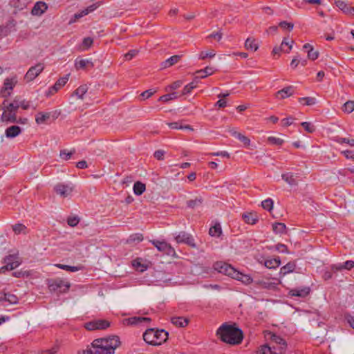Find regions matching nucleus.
Wrapping results in <instances>:
<instances>
[{
    "mask_svg": "<svg viewBox=\"0 0 354 354\" xmlns=\"http://www.w3.org/2000/svg\"><path fill=\"white\" fill-rule=\"evenodd\" d=\"M216 335L221 341L231 345H237L241 343L243 334L242 330L235 325L227 323L222 324L217 330Z\"/></svg>",
    "mask_w": 354,
    "mask_h": 354,
    "instance_id": "nucleus-1",
    "label": "nucleus"
},
{
    "mask_svg": "<svg viewBox=\"0 0 354 354\" xmlns=\"http://www.w3.org/2000/svg\"><path fill=\"white\" fill-rule=\"evenodd\" d=\"M121 342L117 335L94 339L92 342L94 354H114Z\"/></svg>",
    "mask_w": 354,
    "mask_h": 354,
    "instance_id": "nucleus-2",
    "label": "nucleus"
},
{
    "mask_svg": "<svg viewBox=\"0 0 354 354\" xmlns=\"http://www.w3.org/2000/svg\"><path fill=\"white\" fill-rule=\"evenodd\" d=\"M169 333L165 330L147 329L143 334V339L146 343L153 346L160 345L168 339Z\"/></svg>",
    "mask_w": 354,
    "mask_h": 354,
    "instance_id": "nucleus-3",
    "label": "nucleus"
},
{
    "mask_svg": "<svg viewBox=\"0 0 354 354\" xmlns=\"http://www.w3.org/2000/svg\"><path fill=\"white\" fill-rule=\"evenodd\" d=\"M214 268L218 272L227 275L232 278H234L236 274H238L236 270L225 262L218 261L215 263L214 264Z\"/></svg>",
    "mask_w": 354,
    "mask_h": 354,
    "instance_id": "nucleus-4",
    "label": "nucleus"
},
{
    "mask_svg": "<svg viewBox=\"0 0 354 354\" xmlns=\"http://www.w3.org/2000/svg\"><path fill=\"white\" fill-rule=\"evenodd\" d=\"M150 242L160 252L169 256H174L176 254L175 250L171 245L165 241L152 240Z\"/></svg>",
    "mask_w": 354,
    "mask_h": 354,
    "instance_id": "nucleus-5",
    "label": "nucleus"
},
{
    "mask_svg": "<svg viewBox=\"0 0 354 354\" xmlns=\"http://www.w3.org/2000/svg\"><path fill=\"white\" fill-rule=\"evenodd\" d=\"M110 326V322L106 319H93L84 324L88 330H104Z\"/></svg>",
    "mask_w": 354,
    "mask_h": 354,
    "instance_id": "nucleus-6",
    "label": "nucleus"
},
{
    "mask_svg": "<svg viewBox=\"0 0 354 354\" xmlns=\"http://www.w3.org/2000/svg\"><path fill=\"white\" fill-rule=\"evenodd\" d=\"M4 263L6 265L0 270H12L21 264L19 258L17 254H10L6 257Z\"/></svg>",
    "mask_w": 354,
    "mask_h": 354,
    "instance_id": "nucleus-7",
    "label": "nucleus"
},
{
    "mask_svg": "<svg viewBox=\"0 0 354 354\" xmlns=\"http://www.w3.org/2000/svg\"><path fill=\"white\" fill-rule=\"evenodd\" d=\"M44 69V66L39 63L29 68L24 76V80L27 82H31L35 80Z\"/></svg>",
    "mask_w": 354,
    "mask_h": 354,
    "instance_id": "nucleus-8",
    "label": "nucleus"
},
{
    "mask_svg": "<svg viewBox=\"0 0 354 354\" xmlns=\"http://www.w3.org/2000/svg\"><path fill=\"white\" fill-rule=\"evenodd\" d=\"M50 289L59 292H66L71 287L70 283L62 279H55L50 285Z\"/></svg>",
    "mask_w": 354,
    "mask_h": 354,
    "instance_id": "nucleus-9",
    "label": "nucleus"
},
{
    "mask_svg": "<svg viewBox=\"0 0 354 354\" xmlns=\"http://www.w3.org/2000/svg\"><path fill=\"white\" fill-rule=\"evenodd\" d=\"M73 186L71 184L58 183L54 187L55 192L63 198L68 197L73 191Z\"/></svg>",
    "mask_w": 354,
    "mask_h": 354,
    "instance_id": "nucleus-10",
    "label": "nucleus"
},
{
    "mask_svg": "<svg viewBox=\"0 0 354 354\" xmlns=\"http://www.w3.org/2000/svg\"><path fill=\"white\" fill-rule=\"evenodd\" d=\"M17 83V77H8L4 80L3 86L1 88L0 92L3 96L10 95L11 91Z\"/></svg>",
    "mask_w": 354,
    "mask_h": 354,
    "instance_id": "nucleus-11",
    "label": "nucleus"
},
{
    "mask_svg": "<svg viewBox=\"0 0 354 354\" xmlns=\"http://www.w3.org/2000/svg\"><path fill=\"white\" fill-rule=\"evenodd\" d=\"M175 240L178 243H185L192 248H196L194 239L192 236L185 232H180L175 237Z\"/></svg>",
    "mask_w": 354,
    "mask_h": 354,
    "instance_id": "nucleus-12",
    "label": "nucleus"
},
{
    "mask_svg": "<svg viewBox=\"0 0 354 354\" xmlns=\"http://www.w3.org/2000/svg\"><path fill=\"white\" fill-rule=\"evenodd\" d=\"M293 44V40L284 38L281 42L280 46H275L272 50V53L274 55L279 54L280 52L283 51L286 53H289V51L292 49Z\"/></svg>",
    "mask_w": 354,
    "mask_h": 354,
    "instance_id": "nucleus-13",
    "label": "nucleus"
},
{
    "mask_svg": "<svg viewBox=\"0 0 354 354\" xmlns=\"http://www.w3.org/2000/svg\"><path fill=\"white\" fill-rule=\"evenodd\" d=\"M330 270L334 272L337 273L338 271H341L343 269H346L348 270H351L354 268V261L351 260H348L345 261L344 263L341 264H333L330 266Z\"/></svg>",
    "mask_w": 354,
    "mask_h": 354,
    "instance_id": "nucleus-14",
    "label": "nucleus"
},
{
    "mask_svg": "<svg viewBox=\"0 0 354 354\" xmlns=\"http://www.w3.org/2000/svg\"><path fill=\"white\" fill-rule=\"evenodd\" d=\"M2 109H3V112L1 117V122L12 123L18 122L15 112L6 111V109L4 108H2Z\"/></svg>",
    "mask_w": 354,
    "mask_h": 354,
    "instance_id": "nucleus-15",
    "label": "nucleus"
},
{
    "mask_svg": "<svg viewBox=\"0 0 354 354\" xmlns=\"http://www.w3.org/2000/svg\"><path fill=\"white\" fill-rule=\"evenodd\" d=\"M93 63L91 60L88 59H75V66L77 70H85L87 68H91L93 67Z\"/></svg>",
    "mask_w": 354,
    "mask_h": 354,
    "instance_id": "nucleus-16",
    "label": "nucleus"
},
{
    "mask_svg": "<svg viewBox=\"0 0 354 354\" xmlns=\"http://www.w3.org/2000/svg\"><path fill=\"white\" fill-rule=\"evenodd\" d=\"M99 6H100V3L97 2V3H93V4L91 5V6H89L88 7L85 8L84 10H82L80 12L75 13L74 15L75 19L73 21L71 20L70 21V23H73L76 19H80L81 17H82L88 15V13L94 11L95 9H97L99 7Z\"/></svg>",
    "mask_w": 354,
    "mask_h": 354,
    "instance_id": "nucleus-17",
    "label": "nucleus"
},
{
    "mask_svg": "<svg viewBox=\"0 0 354 354\" xmlns=\"http://www.w3.org/2000/svg\"><path fill=\"white\" fill-rule=\"evenodd\" d=\"M254 283L259 286L260 288L268 290H274L278 286V283L271 282L263 279L255 280Z\"/></svg>",
    "mask_w": 354,
    "mask_h": 354,
    "instance_id": "nucleus-18",
    "label": "nucleus"
},
{
    "mask_svg": "<svg viewBox=\"0 0 354 354\" xmlns=\"http://www.w3.org/2000/svg\"><path fill=\"white\" fill-rule=\"evenodd\" d=\"M335 5L339 10H341L346 15L354 16V8L348 6L344 1H337L335 2Z\"/></svg>",
    "mask_w": 354,
    "mask_h": 354,
    "instance_id": "nucleus-19",
    "label": "nucleus"
},
{
    "mask_svg": "<svg viewBox=\"0 0 354 354\" xmlns=\"http://www.w3.org/2000/svg\"><path fill=\"white\" fill-rule=\"evenodd\" d=\"M48 6L43 1L37 2L32 9L31 13L33 15L40 16L47 10Z\"/></svg>",
    "mask_w": 354,
    "mask_h": 354,
    "instance_id": "nucleus-20",
    "label": "nucleus"
},
{
    "mask_svg": "<svg viewBox=\"0 0 354 354\" xmlns=\"http://www.w3.org/2000/svg\"><path fill=\"white\" fill-rule=\"evenodd\" d=\"M293 93L294 86H288L277 91L276 93V97L279 99H285L286 97L292 95Z\"/></svg>",
    "mask_w": 354,
    "mask_h": 354,
    "instance_id": "nucleus-21",
    "label": "nucleus"
},
{
    "mask_svg": "<svg viewBox=\"0 0 354 354\" xmlns=\"http://www.w3.org/2000/svg\"><path fill=\"white\" fill-rule=\"evenodd\" d=\"M21 132V127L17 125H13L6 129L5 134L8 138H13L19 135Z\"/></svg>",
    "mask_w": 354,
    "mask_h": 354,
    "instance_id": "nucleus-22",
    "label": "nucleus"
},
{
    "mask_svg": "<svg viewBox=\"0 0 354 354\" xmlns=\"http://www.w3.org/2000/svg\"><path fill=\"white\" fill-rule=\"evenodd\" d=\"M181 57V55H178L170 57L169 58H168L167 59L161 63V68H166L174 65L180 61Z\"/></svg>",
    "mask_w": 354,
    "mask_h": 354,
    "instance_id": "nucleus-23",
    "label": "nucleus"
},
{
    "mask_svg": "<svg viewBox=\"0 0 354 354\" xmlns=\"http://www.w3.org/2000/svg\"><path fill=\"white\" fill-rule=\"evenodd\" d=\"M151 321V319L149 317H133L129 318L127 322L129 325H138L142 324L143 323H148Z\"/></svg>",
    "mask_w": 354,
    "mask_h": 354,
    "instance_id": "nucleus-24",
    "label": "nucleus"
},
{
    "mask_svg": "<svg viewBox=\"0 0 354 354\" xmlns=\"http://www.w3.org/2000/svg\"><path fill=\"white\" fill-rule=\"evenodd\" d=\"M215 70L212 67L207 66L204 69L196 72V79L205 78L214 73Z\"/></svg>",
    "mask_w": 354,
    "mask_h": 354,
    "instance_id": "nucleus-25",
    "label": "nucleus"
},
{
    "mask_svg": "<svg viewBox=\"0 0 354 354\" xmlns=\"http://www.w3.org/2000/svg\"><path fill=\"white\" fill-rule=\"evenodd\" d=\"M310 292V288L308 287H305L301 289H292L290 291V294L292 297H305Z\"/></svg>",
    "mask_w": 354,
    "mask_h": 354,
    "instance_id": "nucleus-26",
    "label": "nucleus"
},
{
    "mask_svg": "<svg viewBox=\"0 0 354 354\" xmlns=\"http://www.w3.org/2000/svg\"><path fill=\"white\" fill-rule=\"evenodd\" d=\"M242 218L243 221L250 225L255 224L258 221V216L256 214L250 212V213H243L242 214Z\"/></svg>",
    "mask_w": 354,
    "mask_h": 354,
    "instance_id": "nucleus-27",
    "label": "nucleus"
},
{
    "mask_svg": "<svg viewBox=\"0 0 354 354\" xmlns=\"http://www.w3.org/2000/svg\"><path fill=\"white\" fill-rule=\"evenodd\" d=\"M0 301H8L10 304H16L18 303V297L11 293H3L0 296Z\"/></svg>",
    "mask_w": 354,
    "mask_h": 354,
    "instance_id": "nucleus-28",
    "label": "nucleus"
},
{
    "mask_svg": "<svg viewBox=\"0 0 354 354\" xmlns=\"http://www.w3.org/2000/svg\"><path fill=\"white\" fill-rule=\"evenodd\" d=\"M171 323L178 327H185L188 324V319L183 317H172Z\"/></svg>",
    "mask_w": 354,
    "mask_h": 354,
    "instance_id": "nucleus-29",
    "label": "nucleus"
},
{
    "mask_svg": "<svg viewBox=\"0 0 354 354\" xmlns=\"http://www.w3.org/2000/svg\"><path fill=\"white\" fill-rule=\"evenodd\" d=\"M69 75H66L64 77L59 78L55 84L52 86L53 91H57L59 88L64 86L68 80Z\"/></svg>",
    "mask_w": 354,
    "mask_h": 354,
    "instance_id": "nucleus-30",
    "label": "nucleus"
},
{
    "mask_svg": "<svg viewBox=\"0 0 354 354\" xmlns=\"http://www.w3.org/2000/svg\"><path fill=\"white\" fill-rule=\"evenodd\" d=\"M146 189V185L145 183L137 181L133 185V192L136 195L140 196L144 193Z\"/></svg>",
    "mask_w": 354,
    "mask_h": 354,
    "instance_id": "nucleus-31",
    "label": "nucleus"
},
{
    "mask_svg": "<svg viewBox=\"0 0 354 354\" xmlns=\"http://www.w3.org/2000/svg\"><path fill=\"white\" fill-rule=\"evenodd\" d=\"M236 272L238 274H236V276H234L233 279L241 281L245 284H250V283L252 282V279L250 276L243 274V273L239 272L238 270H236Z\"/></svg>",
    "mask_w": 354,
    "mask_h": 354,
    "instance_id": "nucleus-32",
    "label": "nucleus"
},
{
    "mask_svg": "<svg viewBox=\"0 0 354 354\" xmlns=\"http://www.w3.org/2000/svg\"><path fill=\"white\" fill-rule=\"evenodd\" d=\"M296 264L294 262H289L281 268L280 274L286 275L294 271Z\"/></svg>",
    "mask_w": 354,
    "mask_h": 354,
    "instance_id": "nucleus-33",
    "label": "nucleus"
},
{
    "mask_svg": "<svg viewBox=\"0 0 354 354\" xmlns=\"http://www.w3.org/2000/svg\"><path fill=\"white\" fill-rule=\"evenodd\" d=\"M272 230L276 234L286 233V226L283 223H274L272 225Z\"/></svg>",
    "mask_w": 354,
    "mask_h": 354,
    "instance_id": "nucleus-34",
    "label": "nucleus"
},
{
    "mask_svg": "<svg viewBox=\"0 0 354 354\" xmlns=\"http://www.w3.org/2000/svg\"><path fill=\"white\" fill-rule=\"evenodd\" d=\"M88 91V86L86 84L79 86L74 92L73 95H76L79 99L82 100L84 95Z\"/></svg>",
    "mask_w": 354,
    "mask_h": 354,
    "instance_id": "nucleus-35",
    "label": "nucleus"
},
{
    "mask_svg": "<svg viewBox=\"0 0 354 354\" xmlns=\"http://www.w3.org/2000/svg\"><path fill=\"white\" fill-rule=\"evenodd\" d=\"M287 346L272 345L270 346L271 354H283L286 351Z\"/></svg>",
    "mask_w": 354,
    "mask_h": 354,
    "instance_id": "nucleus-36",
    "label": "nucleus"
},
{
    "mask_svg": "<svg viewBox=\"0 0 354 354\" xmlns=\"http://www.w3.org/2000/svg\"><path fill=\"white\" fill-rule=\"evenodd\" d=\"M168 126L173 129H189L193 131V128L190 125H183L178 122H169L167 124Z\"/></svg>",
    "mask_w": 354,
    "mask_h": 354,
    "instance_id": "nucleus-37",
    "label": "nucleus"
},
{
    "mask_svg": "<svg viewBox=\"0 0 354 354\" xmlns=\"http://www.w3.org/2000/svg\"><path fill=\"white\" fill-rule=\"evenodd\" d=\"M222 233L221 227L219 223L215 224L211 227L209 230V234L212 236H219Z\"/></svg>",
    "mask_w": 354,
    "mask_h": 354,
    "instance_id": "nucleus-38",
    "label": "nucleus"
},
{
    "mask_svg": "<svg viewBox=\"0 0 354 354\" xmlns=\"http://www.w3.org/2000/svg\"><path fill=\"white\" fill-rule=\"evenodd\" d=\"M280 264H281V261L279 258L269 259V260H266L265 261L266 267H267L268 268H270V269L277 268L280 266Z\"/></svg>",
    "mask_w": 354,
    "mask_h": 354,
    "instance_id": "nucleus-39",
    "label": "nucleus"
},
{
    "mask_svg": "<svg viewBox=\"0 0 354 354\" xmlns=\"http://www.w3.org/2000/svg\"><path fill=\"white\" fill-rule=\"evenodd\" d=\"M19 107V99L15 97L12 103H10L6 106L3 107L6 111H10L17 113V109Z\"/></svg>",
    "mask_w": 354,
    "mask_h": 354,
    "instance_id": "nucleus-40",
    "label": "nucleus"
},
{
    "mask_svg": "<svg viewBox=\"0 0 354 354\" xmlns=\"http://www.w3.org/2000/svg\"><path fill=\"white\" fill-rule=\"evenodd\" d=\"M342 111L346 113H352L354 111V101L348 100L342 106Z\"/></svg>",
    "mask_w": 354,
    "mask_h": 354,
    "instance_id": "nucleus-41",
    "label": "nucleus"
},
{
    "mask_svg": "<svg viewBox=\"0 0 354 354\" xmlns=\"http://www.w3.org/2000/svg\"><path fill=\"white\" fill-rule=\"evenodd\" d=\"M271 341L273 344L272 345H282L287 346L286 341L281 338L280 336H278L275 334H273L271 337Z\"/></svg>",
    "mask_w": 354,
    "mask_h": 354,
    "instance_id": "nucleus-42",
    "label": "nucleus"
},
{
    "mask_svg": "<svg viewBox=\"0 0 354 354\" xmlns=\"http://www.w3.org/2000/svg\"><path fill=\"white\" fill-rule=\"evenodd\" d=\"M50 118V113H39L35 118L36 122L37 124H42L45 122L48 119Z\"/></svg>",
    "mask_w": 354,
    "mask_h": 354,
    "instance_id": "nucleus-43",
    "label": "nucleus"
},
{
    "mask_svg": "<svg viewBox=\"0 0 354 354\" xmlns=\"http://www.w3.org/2000/svg\"><path fill=\"white\" fill-rule=\"evenodd\" d=\"M197 84H198V80L196 79V77H195L194 80L192 82L188 84L187 85H186L184 87L183 91V94L186 95V94L189 93L192 89H194V88L196 87Z\"/></svg>",
    "mask_w": 354,
    "mask_h": 354,
    "instance_id": "nucleus-44",
    "label": "nucleus"
},
{
    "mask_svg": "<svg viewBox=\"0 0 354 354\" xmlns=\"http://www.w3.org/2000/svg\"><path fill=\"white\" fill-rule=\"evenodd\" d=\"M299 102L304 105L311 106L316 103V99L311 97H305L299 98Z\"/></svg>",
    "mask_w": 354,
    "mask_h": 354,
    "instance_id": "nucleus-45",
    "label": "nucleus"
},
{
    "mask_svg": "<svg viewBox=\"0 0 354 354\" xmlns=\"http://www.w3.org/2000/svg\"><path fill=\"white\" fill-rule=\"evenodd\" d=\"M55 266L60 269L70 271V272H77L81 269V268L79 266H71L59 264V263L55 264Z\"/></svg>",
    "mask_w": 354,
    "mask_h": 354,
    "instance_id": "nucleus-46",
    "label": "nucleus"
},
{
    "mask_svg": "<svg viewBox=\"0 0 354 354\" xmlns=\"http://www.w3.org/2000/svg\"><path fill=\"white\" fill-rule=\"evenodd\" d=\"M245 46L247 49L256 51L258 49V46L255 44L254 40L251 38H248L245 42Z\"/></svg>",
    "mask_w": 354,
    "mask_h": 354,
    "instance_id": "nucleus-47",
    "label": "nucleus"
},
{
    "mask_svg": "<svg viewBox=\"0 0 354 354\" xmlns=\"http://www.w3.org/2000/svg\"><path fill=\"white\" fill-rule=\"evenodd\" d=\"M74 153V150L68 151L66 149H62L59 152V157L63 160H68L71 158Z\"/></svg>",
    "mask_w": 354,
    "mask_h": 354,
    "instance_id": "nucleus-48",
    "label": "nucleus"
},
{
    "mask_svg": "<svg viewBox=\"0 0 354 354\" xmlns=\"http://www.w3.org/2000/svg\"><path fill=\"white\" fill-rule=\"evenodd\" d=\"M12 230L16 234H19L21 233L26 234V227L21 223H17L12 225Z\"/></svg>",
    "mask_w": 354,
    "mask_h": 354,
    "instance_id": "nucleus-49",
    "label": "nucleus"
},
{
    "mask_svg": "<svg viewBox=\"0 0 354 354\" xmlns=\"http://www.w3.org/2000/svg\"><path fill=\"white\" fill-rule=\"evenodd\" d=\"M15 26V23L14 22V21H10L6 26H3V27H1L0 28V35H1L3 37H6L7 36L10 32V31L8 29V27L9 26Z\"/></svg>",
    "mask_w": 354,
    "mask_h": 354,
    "instance_id": "nucleus-50",
    "label": "nucleus"
},
{
    "mask_svg": "<svg viewBox=\"0 0 354 354\" xmlns=\"http://www.w3.org/2000/svg\"><path fill=\"white\" fill-rule=\"evenodd\" d=\"M261 205L264 209L270 212L273 208V201L270 198H268L262 201Z\"/></svg>",
    "mask_w": 354,
    "mask_h": 354,
    "instance_id": "nucleus-51",
    "label": "nucleus"
},
{
    "mask_svg": "<svg viewBox=\"0 0 354 354\" xmlns=\"http://www.w3.org/2000/svg\"><path fill=\"white\" fill-rule=\"evenodd\" d=\"M143 240V236L142 234H134L129 236V239L127 240L128 243H132V242H140Z\"/></svg>",
    "mask_w": 354,
    "mask_h": 354,
    "instance_id": "nucleus-52",
    "label": "nucleus"
},
{
    "mask_svg": "<svg viewBox=\"0 0 354 354\" xmlns=\"http://www.w3.org/2000/svg\"><path fill=\"white\" fill-rule=\"evenodd\" d=\"M80 222V218L77 216H69L67 219V223L71 227H75Z\"/></svg>",
    "mask_w": 354,
    "mask_h": 354,
    "instance_id": "nucleus-53",
    "label": "nucleus"
},
{
    "mask_svg": "<svg viewBox=\"0 0 354 354\" xmlns=\"http://www.w3.org/2000/svg\"><path fill=\"white\" fill-rule=\"evenodd\" d=\"M268 141L272 145H278V146H281L284 142L283 140H282L279 138L274 137V136L268 137Z\"/></svg>",
    "mask_w": 354,
    "mask_h": 354,
    "instance_id": "nucleus-54",
    "label": "nucleus"
},
{
    "mask_svg": "<svg viewBox=\"0 0 354 354\" xmlns=\"http://www.w3.org/2000/svg\"><path fill=\"white\" fill-rule=\"evenodd\" d=\"M176 94L175 93H172L160 96L158 100L162 102H168L169 100L176 98Z\"/></svg>",
    "mask_w": 354,
    "mask_h": 354,
    "instance_id": "nucleus-55",
    "label": "nucleus"
},
{
    "mask_svg": "<svg viewBox=\"0 0 354 354\" xmlns=\"http://www.w3.org/2000/svg\"><path fill=\"white\" fill-rule=\"evenodd\" d=\"M271 354L270 346L268 344L261 346L257 351V354Z\"/></svg>",
    "mask_w": 354,
    "mask_h": 354,
    "instance_id": "nucleus-56",
    "label": "nucleus"
},
{
    "mask_svg": "<svg viewBox=\"0 0 354 354\" xmlns=\"http://www.w3.org/2000/svg\"><path fill=\"white\" fill-rule=\"evenodd\" d=\"M215 52L214 50H211L209 52H205L202 51L201 52L199 55V59H205L207 57L212 58L215 56Z\"/></svg>",
    "mask_w": 354,
    "mask_h": 354,
    "instance_id": "nucleus-57",
    "label": "nucleus"
},
{
    "mask_svg": "<svg viewBox=\"0 0 354 354\" xmlns=\"http://www.w3.org/2000/svg\"><path fill=\"white\" fill-rule=\"evenodd\" d=\"M336 141L340 144L346 143V144H348L351 147L354 146V139H348V138H346L337 137L336 139Z\"/></svg>",
    "mask_w": 354,
    "mask_h": 354,
    "instance_id": "nucleus-58",
    "label": "nucleus"
},
{
    "mask_svg": "<svg viewBox=\"0 0 354 354\" xmlns=\"http://www.w3.org/2000/svg\"><path fill=\"white\" fill-rule=\"evenodd\" d=\"M93 43V39L91 37H85L82 41V46L84 49L89 48Z\"/></svg>",
    "mask_w": 354,
    "mask_h": 354,
    "instance_id": "nucleus-59",
    "label": "nucleus"
},
{
    "mask_svg": "<svg viewBox=\"0 0 354 354\" xmlns=\"http://www.w3.org/2000/svg\"><path fill=\"white\" fill-rule=\"evenodd\" d=\"M301 125L304 127V129L308 131V133H313L315 131V129L313 125H312L310 122H303L301 123Z\"/></svg>",
    "mask_w": 354,
    "mask_h": 354,
    "instance_id": "nucleus-60",
    "label": "nucleus"
},
{
    "mask_svg": "<svg viewBox=\"0 0 354 354\" xmlns=\"http://www.w3.org/2000/svg\"><path fill=\"white\" fill-rule=\"evenodd\" d=\"M236 138L242 142L245 146H249L250 145V140L241 133H239Z\"/></svg>",
    "mask_w": 354,
    "mask_h": 354,
    "instance_id": "nucleus-61",
    "label": "nucleus"
},
{
    "mask_svg": "<svg viewBox=\"0 0 354 354\" xmlns=\"http://www.w3.org/2000/svg\"><path fill=\"white\" fill-rule=\"evenodd\" d=\"M279 26L283 29H288V30H292L294 27V24L292 23L287 22L286 21H281Z\"/></svg>",
    "mask_w": 354,
    "mask_h": 354,
    "instance_id": "nucleus-62",
    "label": "nucleus"
},
{
    "mask_svg": "<svg viewBox=\"0 0 354 354\" xmlns=\"http://www.w3.org/2000/svg\"><path fill=\"white\" fill-rule=\"evenodd\" d=\"M308 57L311 60H315L318 58L319 53L318 51H315L313 48H310L308 50Z\"/></svg>",
    "mask_w": 354,
    "mask_h": 354,
    "instance_id": "nucleus-63",
    "label": "nucleus"
},
{
    "mask_svg": "<svg viewBox=\"0 0 354 354\" xmlns=\"http://www.w3.org/2000/svg\"><path fill=\"white\" fill-rule=\"evenodd\" d=\"M138 53V50L133 49L129 50L127 53L124 55V58L126 60H131L133 57H134Z\"/></svg>",
    "mask_w": 354,
    "mask_h": 354,
    "instance_id": "nucleus-64",
    "label": "nucleus"
}]
</instances>
